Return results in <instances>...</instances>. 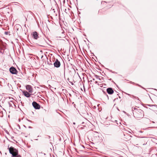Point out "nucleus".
<instances>
[{
    "label": "nucleus",
    "instance_id": "19",
    "mask_svg": "<svg viewBox=\"0 0 157 157\" xmlns=\"http://www.w3.org/2000/svg\"><path fill=\"white\" fill-rule=\"evenodd\" d=\"M73 124H75V122L73 123Z\"/></svg>",
    "mask_w": 157,
    "mask_h": 157
},
{
    "label": "nucleus",
    "instance_id": "25",
    "mask_svg": "<svg viewBox=\"0 0 157 157\" xmlns=\"http://www.w3.org/2000/svg\"><path fill=\"white\" fill-rule=\"evenodd\" d=\"M153 123H154L155 122L154 121H153Z\"/></svg>",
    "mask_w": 157,
    "mask_h": 157
},
{
    "label": "nucleus",
    "instance_id": "8",
    "mask_svg": "<svg viewBox=\"0 0 157 157\" xmlns=\"http://www.w3.org/2000/svg\"><path fill=\"white\" fill-rule=\"evenodd\" d=\"M33 38L36 40L39 37L37 32L36 31L33 33Z\"/></svg>",
    "mask_w": 157,
    "mask_h": 157
},
{
    "label": "nucleus",
    "instance_id": "22",
    "mask_svg": "<svg viewBox=\"0 0 157 157\" xmlns=\"http://www.w3.org/2000/svg\"><path fill=\"white\" fill-rule=\"evenodd\" d=\"M19 121H20V119H19Z\"/></svg>",
    "mask_w": 157,
    "mask_h": 157
},
{
    "label": "nucleus",
    "instance_id": "14",
    "mask_svg": "<svg viewBox=\"0 0 157 157\" xmlns=\"http://www.w3.org/2000/svg\"><path fill=\"white\" fill-rule=\"evenodd\" d=\"M29 128H32V127H31V126H29Z\"/></svg>",
    "mask_w": 157,
    "mask_h": 157
},
{
    "label": "nucleus",
    "instance_id": "21",
    "mask_svg": "<svg viewBox=\"0 0 157 157\" xmlns=\"http://www.w3.org/2000/svg\"><path fill=\"white\" fill-rule=\"evenodd\" d=\"M127 94V95H130L129 94Z\"/></svg>",
    "mask_w": 157,
    "mask_h": 157
},
{
    "label": "nucleus",
    "instance_id": "18",
    "mask_svg": "<svg viewBox=\"0 0 157 157\" xmlns=\"http://www.w3.org/2000/svg\"><path fill=\"white\" fill-rule=\"evenodd\" d=\"M131 83H133V84L134 83V82H131Z\"/></svg>",
    "mask_w": 157,
    "mask_h": 157
},
{
    "label": "nucleus",
    "instance_id": "20",
    "mask_svg": "<svg viewBox=\"0 0 157 157\" xmlns=\"http://www.w3.org/2000/svg\"><path fill=\"white\" fill-rule=\"evenodd\" d=\"M18 126L19 127V128L20 129V126L19 125H18Z\"/></svg>",
    "mask_w": 157,
    "mask_h": 157
},
{
    "label": "nucleus",
    "instance_id": "1",
    "mask_svg": "<svg viewBox=\"0 0 157 157\" xmlns=\"http://www.w3.org/2000/svg\"><path fill=\"white\" fill-rule=\"evenodd\" d=\"M133 114L134 117L138 119L143 118L144 115V112L140 109H139L138 110L134 111Z\"/></svg>",
    "mask_w": 157,
    "mask_h": 157
},
{
    "label": "nucleus",
    "instance_id": "26",
    "mask_svg": "<svg viewBox=\"0 0 157 157\" xmlns=\"http://www.w3.org/2000/svg\"><path fill=\"white\" fill-rule=\"evenodd\" d=\"M155 90H156V89H155Z\"/></svg>",
    "mask_w": 157,
    "mask_h": 157
},
{
    "label": "nucleus",
    "instance_id": "11",
    "mask_svg": "<svg viewBox=\"0 0 157 157\" xmlns=\"http://www.w3.org/2000/svg\"><path fill=\"white\" fill-rule=\"evenodd\" d=\"M95 76L97 79H99L101 81H102L104 78L103 77H100V76L97 75H95Z\"/></svg>",
    "mask_w": 157,
    "mask_h": 157
},
{
    "label": "nucleus",
    "instance_id": "4",
    "mask_svg": "<svg viewBox=\"0 0 157 157\" xmlns=\"http://www.w3.org/2000/svg\"><path fill=\"white\" fill-rule=\"evenodd\" d=\"M32 105L34 108L36 109H39L40 108V105L35 101H33L32 103Z\"/></svg>",
    "mask_w": 157,
    "mask_h": 157
},
{
    "label": "nucleus",
    "instance_id": "9",
    "mask_svg": "<svg viewBox=\"0 0 157 157\" xmlns=\"http://www.w3.org/2000/svg\"><path fill=\"white\" fill-rule=\"evenodd\" d=\"M147 105L149 106L152 107L151 109L153 110H154L155 111H157V105H152L148 104Z\"/></svg>",
    "mask_w": 157,
    "mask_h": 157
},
{
    "label": "nucleus",
    "instance_id": "24",
    "mask_svg": "<svg viewBox=\"0 0 157 157\" xmlns=\"http://www.w3.org/2000/svg\"><path fill=\"white\" fill-rule=\"evenodd\" d=\"M84 124V122H83L82 123V124Z\"/></svg>",
    "mask_w": 157,
    "mask_h": 157
},
{
    "label": "nucleus",
    "instance_id": "17",
    "mask_svg": "<svg viewBox=\"0 0 157 157\" xmlns=\"http://www.w3.org/2000/svg\"><path fill=\"white\" fill-rule=\"evenodd\" d=\"M6 133H7L8 134L9 133V132L6 131Z\"/></svg>",
    "mask_w": 157,
    "mask_h": 157
},
{
    "label": "nucleus",
    "instance_id": "15",
    "mask_svg": "<svg viewBox=\"0 0 157 157\" xmlns=\"http://www.w3.org/2000/svg\"><path fill=\"white\" fill-rule=\"evenodd\" d=\"M136 85H137V86H140L138 84H136Z\"/></svg>",
    "mask_w": 157,
    "mask_h": 157
},
{
    "label": "nucleus",
    "instance_id": "3",
    "mask_svg": "<svg viewBox=\"0 0 157 157\" xmlns=\"http://www.w3.org/2000/svg\"><path fill=\"white\" fill-rule=\"evenodd\" d=\"M10 72L12 74H16L17 72V71L16 69L13 67H11L10 68Z\"/></svg>",
    "mask_w": 157,
    "mask_h": 157
},
{
    "label": "nucleus",
    "instance_id": "27",
    "mask_svg": "<svg viewBox=\"0 0 157 157\" xmlns=\"http://www.w3.org/2000/svg\"><path fill=\"white\" fill-rule=\"evenodd\" d=\"M0 21H1V20H0Z\"/></svg>",
    "mask_w": 157,
    "mask_h": 157
},
{
    "label": "nucleus",
    "instance_id": "16",
    "mask_svg": "<svg viewBox=\"0 0 157 157\" xmlns=\"http://www.w3.org/2000/svg\"><path fill=\"white\" fill-rule=\"evenodd\" d=\"M95 83H98V82H97V81H96V82H95Z\"/></svg>",
    "mask_w": 157,
    "mask_h": 157
},
{
    "label": "nucleus",
    "instance_id": "7",
    "mask_svg": "<svg viewBox=\"0 0 157 157\" xmlns=\"http://www.w3.org/2000/svg\"><path fill=\"white\" fill-rule=\"evenodd\" d=\"M106 91L107 93L109 94H112L114 92L113 89L111 88H107Z\"/></svg>",
    "mask_w": 157,
    "mask_h": 157
},
{
    "label": "nucleus",
    "instance_id": "10",
    "mask_svg": "<svg viewBox=\"0 0 157 157\" xmlns=\"http://www.w3.org/2000/svg\"><path fill=\"white\" fill-rule=\"evenodd\" d=\"M23 93L24 96L26 97L29 98L31 94H29L28 92L26 91H24L23 92Z\"/></svg>",
    "mask_w": 157,
    "mask_h": 157
},
{
    "label": "nucleus",
    "instance_id": "2",
    "mask_svg": "<svg viewBox=\"0 0 157 157\" xmlns=\"http://www.w3.org/2000/svg\"><path fill=\"white\" fill-rule=\"evenodd\" d=\"M8 149L10 153L12 155V157H21L20 155H18V151L16 148L12 146L9 147L8 146Z\"/></svg>",
    "mask_w": 157,
    "mask_h": 157
},
{
    "label": "nucleus",
    "instance_id": "23",
    "mask_svg": "<svg viewBox=\"0 0 157 157\" xmlns=\"http://www.w3.org/2000/svg\"><path fill=\"white\" fill-rule=\"evenodd\" d=\"M133 97L134 98H136V97H135V96H133Z\"/></svg>",
    "mask_w": 157,
    "mask_h": 157
},
{
    "label": "nucleus",
    "instance_id": "13",
    "mask_svg": "<svg viewBox=\"0 0 157 157\" xmlns=\"http://www.w3.org/2000/svg\"><path fill=\"white\" fill-rule=\"evenodd\" d=\"M5 34H6L7 35L8 34V32H5Z\"/></svg>",
    "mask_w": 157,
    "mask_h": 157
},
{
    "label": "nucleus",
    "instance_id": "5",
    "mask_svg": "<svg viewBox=\"0 0 157 157\" xmlns=\"http://www.w3.org/2000/svg\"><path fill=\"white\" fill-rule=\"evenodd\" d=\"M54 67H59L60 66V63L57 59H56L54 63Z\"/></svg>",
    "mask_w": 157,
    "mask_h": 157
},
{
    "label": "nucleus",
    "instance_id": "6",
    "mask_svg": "<svg viewBox=\"0 0 157 157\" xmlns=\"http://www.w3.org/2000/svg\"><path fill=\"white\" fill-rule=\"evenodd\" d=\"M26 88L27 90L29 91L30 93H32L33 92V88L32 86L29 85H27L26 86Z\"/></svg>",
    "mask_w": 157,
    "mask_h": 157
},
{
    "label": "nucleus",
    "instance_id": "12",
    "mask_svg": "<svg viewBox=\"0 0 157 157\" xmlns=\"http://www.w3.org/2000/svg\"><path fill=\"white\" fill-rule=\"evenodd\" d=\"M138 109H137L136 108H135V107L133 108V107H132V110L133 111H137V110H138Z\"/></svg>",
    "mask_w": 157,
    "mask_h": 157
}]
</instances>
